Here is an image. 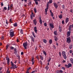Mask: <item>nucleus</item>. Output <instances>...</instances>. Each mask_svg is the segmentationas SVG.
Returning <instances> with one entry per match:
<instances>
[{
    "label": "nucleus",
    "instance_id": "nucleus-37",
    "mask_svg": "<svg viewBox=\"0 0 73 73\" xmlns=\"http://www.w3.org/2000/svg\"><path fill=\"white\" fill-rule=\"evenodd\" d=\"M34 11L35 12V13H36L37 12V11L36 10V8L34 9Z\"/></svg>",
    "mask_w": 73,
    "mask_h": 73
},
{
    "label": "nucleus",
    "instance_id": "nucleus-27",
    "mask_svg": "<svg viewBox=\"0 0 73 73\" xmlns=\"http://www.w3.org/2000/svg\"><path fill=\"white\" fill-rule=\"evenodd\" d=\"M20 33L21 34H23V31L22 29H21L20 30Z\"/></svg>",
    "mask_w": 73,
    "mask_h": 73
},
{
    "label": "nucleus",
    "instance_id": "nucleus-54",
    "mask_svg": "<svg viewBox=\"0 0 73 73\" xmlns=\"http://www.w3.org/2000/svg\"><path fill=\"white\" fill-rule=\"evenodd\" d=\"M60 73L59 71H58V70L56 71V73Z\"/></svg>",
    "mask_w": 73,
    "mask_h": 73
},
{
    "label": "nucleus",
    "instance_id": "nucleus-45",
    "mask_svg": "<svg viewBox=\"0 0 73 73\" xmlns=\"http://www.w3.org/2000/svg\"><path fill=\"white\" fill-rule=\"evenodd\" d=\"M59 54L60 56L61 57V52H59Z\"/></svg>",
    "mask_w": 73,
    "mask_h": 73
},
{
    "label": "nucleus",
    "instance_id": "nucleus-12",
    "mask_svg": "<svg viewBox=\"0 0 73 73\" xmlns=\"http://www.w3.org/2000/svg\"><path fill=\"white\" fill-rule=\"evenodd\" d=\"M46 8L45 9V12L46 13H47L48 12V9H49V6H47L46 5Z\"/></svg>",
    "mask_w": 73,
    "mask_h": 73
},
{
    "label": "nucleus",
    "instance_id": "nucleus-10",
    "mask_svg": "<svg viewBox=\"0 0 73 73\" xmlns=\"http://www.w3.org/2000/svg\"><path fill=\"white\" fill-rule=\"evenodd\" d=\"M49 2H48L46 4V5L47 6H49V4H52V0H50L49 1Z\"/></svg>",
    "mask_w": 73,
    "mask_h": 73
},
{
    "label": "nucleus",
    "instance_id": "nucleus-58",
    "mask_svg": "<svg viewBox=\"0 0 73 73\" xmlns=\"http://www.w3.org/2000/svg\"><path fill=\"white\" fill-rule=\"evenodd\" d=\"M33 35V37H34L35 38V37H36V36L35 35V34H34Z\"/></svg>",
    "mask_w": 73,
    "mask_h": 73
},
{
    "label": "nucleus",
    "instance_id": "nucleus-44",
    "mask_svg": "<svg viewBox=\"0 0 73 73\" xmlns=\"http://www.w3.org/2000/svg\"><path fill=\"white\" fill-rule=\"evenodd\" d=\"M69 52L70 53H72L73 52V50H70L69 51Z\"/></svg>",
    "mask_w": 73,
    "mask_h": 73
},
{
    "label": "nucleus",
    "instance_id": "nucleus-35",
    "mask_svg": "<svg viewBox=\"0 0 73 73\" xmlns=\"http://www.w3.org/2000/svg\"><path fill=\"white\" fill-rule=\"evenodd\" d=\"M62 9L63 10L65 9V5H63L62 6Z\"/></svg>",
    "mask_w": 73,
    "mask_h": 73
},
{
    "label": "nucleus",
    "instance_id": "nucleus-6",
    "mask_svg": "<svg viewBox=\"0 0 73 73\" xmlns=\"http://www.w3.org/2000/svg\"><path fill=\"white\" fill-rule=\"evenodd\" d=\"M10 35L11 37H13L15 36V34H14V31H12L10 32Z\"/></svg>",
    "mask_w": 73,
    "mask_h": 73
},
{
    "label": "nucleus",
    "instance_id": "nucleus-50",
    "mask_svg": "<svg viewBox=\"0 0 73 73\" xmlns=\"http://www.w3.org/2000/svg\"><path fill=\"white\" fill-rule=\"evenodd\" d=\"M9 60H7V64H8V65H9Z\"/></svg>",
    "mask_w": 73,
    "mask_h": 73
},
{
    "label": "nucleus",
    "instance_id": "nucleus-9",
    "mask_svg": "<svg viewBox=\"0 0 73 73\" xmlns=\"http://www.w3.org/2000/svg\"><path fill=\"white\" fill-rule=\"evenodd\" d=\"M67 39V42H68V43H70L71 41V40H70V37H68L66 38Z\"/></svg>",
    "mask_w": 73,
    "mask_h": 73
},
{
    "label": "nucleus",
    "instance_id": "nucleus-40",
    "mask_svg": "<svg viewBox=\"0 0 73 73\" xmlns=\"http://www.w3.org/2000/svg\"><path fill=\"white\" fill-rule=\"evenodd\" d=\"M51 60V58H50L48 60V62H49L50 61V60Z\"/></svg>",
    "mask_w": 73,
    "mask_h": 73
},
{
    "label": "nucleus",
    "instance_id": "nucleus-64",
    "mask_svg": "<svg viewBox=\"0 0 73 73\" xmlns=\"http://www.w3.org/2000/svg\"><path fill=\"white\" fill-rule=\"evenodd\" d=\"M3 69V67H1V68H0V72L1 70Z\"/></svg>",
    "mask_w": 73,
    "mask_h": 73
},
{
    "label": "nucleus",
    "instance_id": "nucleus-56",
    "mask_svg": "<svg viewBox=\"0 0 73 73\" xmlns=\"http://www.w3.org/2000/svg\"><path fill=\"white\" fill-rule=\"evenodd\" d=\"M9 45H8V44H7L6 45V48H8V47H9Z\"/></svg>",
    "mask_w": 73,
    "mask_h": 73
},
{
    "label": "nucleus",
    "instance_id": "nucleus-60",
    "mask_svg": "<svg viewBox=\"0 0 73 73\" xmlns=\"http://www.w3.org/2000/svg\"><path fill=\"white\" fill-rule=\"evenodd\" d=\"M11 69H13V68L14 69H15V67L13 66V67H11L10 68Z\"/></svg>",
    "mask_w": 73,
    "mask_h": 73
},
{
    "label": "nucleus",
    "instance_id": "nucleus-46",
    "mask_svg": "<svg viewBox=\"0 0 73 73\" xmlns=\"http://www.w3.org/2000/svg\"><path fill=\"white\" fill-rule=\"evenodd\" d=\"M12 19H10L9 20V22H10L11 23H12Z\"/></svg>",
    "mask_w": 73,
    "mask_h": 73
},
{
    "label": "nucleus",
    "instance_id": "nucleus-14",
    "mask_svg": "<svg viewBox=\"0 0 73 73\" xmlns=\"http://www.w3.org/2000/svg\"><path fill=\"white\" fill-rule=\"evenodd\" d=\"M34 31L36 33H37V27H35L34 28Z\"/></svg>",
    "mask_w": 73,
    "mask_h": 73
},
{
    "label": "nucleus",
    "instance_id": "nucleus-62",
    "mask_svg": "<svg viewBox=\"0 0 73 73\" xmlns=\"http://www.w3.org/2000/svg\"><path fill=\"white\" fill-rule=\"evenodd\" d=\"M59 32H62V29H60Z\"/></svg>",
    "mask_w": 73,
    "mask_h": 73
},
{
    "label": "nucleus",
    "instance_id": "nucleus-51",
    "mask_svg": "<svg viewBox=\"0 0 73 73\" xmlns=\"http://www.w3.org/2000/svg\"><path fill=\"white\" fill-rule=\"evenodd\" d=\"M36 58L37 60H39V57H38V56L36 57Z\"/></svg>",
    "mask_w": 73,
    "mask_h": 73
},
{
    "label": "nucleus",
    "instance_id": "nucleus-1",
    "mask_svg": "<svg viewBox=\"0 0 73 73\" xmlns=\"http://www.w3.org/2000/svg\"><path fill=\"white\" fill-rule=\"evenodd\" d=\"M62 54L64 59H65V60H66V52H65V51H62Z\"/></svg>",
    "mask_w": 73,
    "mask_h": 73
},
{
    "label": "nucleus",
    "instance_id": "nucleus-23",
    "mask_svg": "<svg viewBox=\"0 0 73 73\" xmlns=\"http://www.w3.org/2000/svg\"><path fill=\"white\" fill-rule=\"evenodd\" d=\"M70 61H71V62L72 64L73 65V59L72 58H71L70 59Z\"/></svg>",
    "mask_w": 73,
    "mask_h": 73
},
{
    "label": "nucleus",
    "instance_id": "nucleus-21",
    "mask_svg": "<svg viewBox=\"0 0 73 73\" xmlns=\"http://www.w3.org/2000/svg\"><path fill=\"white\" fill-rule=\"evenodd\" d=\"M13 26L15 27H17V23H15L13 24Z\"/></svg>",
    "mask_w": 73,
    "mask_h": 73
},
{
    "label": "nucleus",
    "instance_id": "nucleus-63",
    "mask_svg": "<svg viewBox=\"0 0 73 73\" xmlns=\"http://www.w3.org/2000/svg\"><path fill=\"white\" fill-rule=\"evenodd\" d=\"M17 56L18 57V58H20V56L18 54L17 55Z\"/></svg>",
    "mask_w": 73,
    "mask_h": 73
},
{
    "label": "nucleus",
    "instance_id": "nucleus-42",
    "mask_svg": "<svg viewBox=\"0 0 73 73\" xmlns=\"http://www.w3.org/2000/svg\"><path fill=\"white\" fill-rule=\"evenodd\" d=\"M3 9H4V10H5V11H6V10L7 9V7H5L3 8Z\"/></svg>",
    "mask_w": 73,
    "mask_h": 73
},
{
    "label": "nucleus",
    "instance_id": "nucleus-24",
    "mask_svg": "<svg viewBox=\"0 0 73 73\" xmlns=\"http://www.w3.org/2000/svg\"><path fill=\"white\" fill-rule=\"evenodd\" d=\"M43 53L44 54L45 56H46V55H47V54H46V52H45V51L44 50H43Z\"/></svg>",
    "mask_w": 73,
    "mask_h": 73
},
{
    "label": "nucleus",
    "instance_id": "nucleus-17",
    "mask_svg": "<svg viewBox=\"0 0 73 73\" xmlns=\"http://www.w3.org/2000/svg\"><path fill=\"white\" fill-rule=\"evenodd\" d=\"M39 23H40V24H42V19H41V18L40 16V17H39Z\"/></svg>",
    "mask_w": 73,
    "mask_h": 73
},
{
    "label": "nucleus",
    "instance_id": "nucleus-3",
    "mask_svg": "<svg viewBox=\"0 0 73 73\" xmlns=\"http://www.w3.org/2000/svg\"><path fill=\"white\" fill-rule=\"evenodd\" d=\"M49 25L51 31H52V29H53V28H54V25L53 24L50 23Z\"/></svg>",
    "mask_w": 73,
    "mask_h": 73
},
{
    "label": "nucleus",
    "instance_id": "nucleus-5",
    "mask_svg": "<svg viewBox=\"0 0 73 73\" xmlns=\"http://www.w3.org/2000/svg\"><path fill=\"white\" fill-rule=\"evenodd\" d=\"M72 64L70 63H68V65L65 64V66L66 68H69L70 67H72Z\"/></svg>",
    "mask_w": 73,
    "mask_h": 73
},
{
    "label": "nucleus",
    "instance_id": "nucleus-32",
    "mask_svg": "<svg viewBox=\"0 0 73 73\" xmlns=\"http://www.w3.org/2000/svg\"><path fill=\"white\" fill-rule=\"evenodd\" d=\"M11 66H14V64L13 62H12V61H11Z\"/></svg>",
    "mask_w": 73,
    "mask_h": 73
},
{
    "label": "nucleus",
    "instance_id": "nucleus-16",
    "mask_svg": "<svg viewBox=\"0 0 73 73\" xmlns=\"http://www.w3.org/2000/svg\"><path fill=\"white\" fill-rule=\"evenodd\" d=\"M30 37L31 38L32 41H33V42H35V40H34V38H33V37L32 36H30Z\"/></svg>",
    "mask_w": 73,
    "mask_h": 73
},
{
    "label": "nucleus",
    "instance_id": "nucleus-36",
    "mask_svg": "<svg viewBox=\"0 0 73 73\" xmlns=\"http://www.w3.org/2000/svg\"><path fill=\"white\" fill-rule=\"evenodd\" d=\"M50 15L52 16V17H53V16H54V14H53V13H50Z\"/></svg>",
    "mask_w": 73,
    "mask_h": 73
},
{
    "label": "nucleus",
    "instance_id": "nucleus-53",
    "mask_svg": "<svg viewBox=\"0 0 73 73\" xmlns=\"http://www.w3.org/2000/svg\"><path fill=\"white\" fill-rule=\"evenodd\" d=\"M57 40H58V39L57 38L54 39V40L55 41H57Z\"/></svg>",
    "mask_w": 73,
    "mask_h": 73
},
{
    "label": "nucleus",
    "instance_id": "nucleus-41",
    "mask_svg": "<svg viewBox=\"0 0 73 73\" xmlns=\"http://www.w3.org/2000/svg\"><path fill=\"white\" fill-rule=\"evenodd\" d=\"M61 69H62V70H65V67H63L62 68H61Z\"/></svg>",
    "mask_w": 73,
    "mask_h": 73
},
{
    "label": "nucleus",
    "instance_id": "nucleus-28",
    "mask_svg": "<svg viewBox=\"0 0 73 73\" xmlns=\"http://www.w3.org/2000/svg\"><path fill=\"white\" fill-rule=\"evenodd\" d=\"M43 41L44 42L45 44L46 43V40L45 39H43Z\"/></svg>",
    "mask_w": 73,
    "mask_h": 73
},
{
    "label": "nucleus",
    "instance_id": "nucleus-29",
    "mask_svg": "<svg viewBox=\"0 0 73 73\" xmlns=\"http://www.w3.org/2000/svg\"><path fill=\"white\" fill-rule=\"evenodd\" d=\"M10 48L11 50H13V49H15V48L12 46H10Z\"/></svg>",
    "mask_w": 73,
    "mask_h": 73
},
{
    "label": "nucleus",
    "instance_id": "nucleus-4",
    "mask_svg": "<svg viewBox=\"0 0 73 73\" xmlns=\"http://www.w3.org/2000/svg\"><path fill=\"white\" fill-rule=\"evenodd\" d=\"M27 45H28V44H27V42L23 44V46L25 49H27Z\"/></svg>",
    "mask_w": 73,
    "mask_h": 73
},
{
    "label": "nucleus",
    "instance_id": "nucleus-18",
    "mask_svg": "<svg viewBox=\"0 0 73 73\" xmlns=\"http://www.w3.org/2000/svg\"><path fill=\"white\" fill-rule=\"evenodd\" d=\"M14 53L15 54H17V48H15L14 49Z\"/></svg>",
    "mask_w": 73,
    "mask_h": 73
},
{
    "label": "nucleus",
    "instance_id": "nucleus-43",
    "mask_svg": "<svg viewBox=\"0 0 73 73\" xmlns=\"http://www.w3.org/2000/svg\"><path fill=\"white\" fill-rule=\"evenodd\" d=\"M30 16L31 19H33V17H32V15H31Z\"/></svg>",
    "mask_w": 73,
    "mask_h": 73
},
{
    "label": "nucleus",
    "instance_id": "nucleus-19",
    "mask_svg": "<svg viewBox=\"0 0 73 73\" xmlns=\"http://www.w3.org/2000/svg\"><path fill=\"white\" fill-rule=\"evenodd\" d=\"M31 62H32V65H33L35 63V61H34V57H33L32 60Z\"/></svg>",
    "mask_w": 73,
    "mask_h": 73
},
{
    "label": "nucleus",
    "instance_id": "nucleus-39",
    "mask_svg": "<svg viewBox=\"0 0 73 73\" xmlns=\"http://www.w3.org/2000/svg\"><path fill=\"white\" fill-rule=\"evenodd\" d=\"M44 25L45 27H46V26H47V24H46V23H44Z\"/></svg>",
    "mask_w": 73,
    "mask_h": 73
},
{
    "label": "nucleus",
    "instance_id": "nucleus-31",
    "mask_svg": "<svg viewBox=\"0 0 73 73\" xmlns=\"http://www.w3.org/2000/svg\"><path fill=\"white\" fill-rule=\"evenodd\" d=\"M6 23L7 25H8V24H9V22H8V20H6Z\"/></svg>",
    "mask_w": 73,
    "mask_h": 73
},
{
    "label": "nucleus",
    "instance_id": "nucleus-59",
    "mask_svg": "<svg viewBox=\"0 0 73 73\" xmlns=\"http://www.w3.org/2000/svg\"><path fill=\"white\" fill-rule=\"evenodd\" d=\"M33 35V37H34L35 38V37H36V36L35 35V34H34Z\"/></svg>",
    "mask_w": 73,
    "mask_h": 73
},
{
    "label": "nucleus",
    "instance_id": "nucleus-34",
    "mask_svg": "<svg viewBox=\"0 0 73 73\" xmlns=\"http://www.w3.org/2000/svg\"><path fill=\"white\" fill-rule=\"evenodd\" d=\"M72 46H72V45H70L69 47V49H72Z\"/></svg>",
    "mask_w": 73,
    "mask_h": 73
},
{
    "label": "nucleus",
    "instance_id": "nucleus-20",
    "mask_svg": "<svg viewBox=\"0 0 73 73\" xmlns=\"http://www.w3.org/2000/svg\"><path fill=\"white\" fill-rule=\"evenodd\" d=\"M58 17L60 19H62V14H60L58 16Z\"/></svg>",
    "mask_w": 73,
    "mask_h": 73
},
{
    "label": "nucleus",
    "instance_id": "nucleus-11",
    "mask_svg": "<svg viewBox=\"0 0 73 73\" xmlns=\"http://www.w3.org/2000/svg\"><path fill=\"white\" fill-rule=\"evenodd\" d=\"M53 4L55 8L57 9L58 8V5L56 3L54 2L53 3Z\"/></svg>",
    "mask_w": 73,
    "mask_h": 73
},
{
    "label": "nucleus",
    "instance_id": "nucleus-8",
    "mask_svg": "<svg viewBox=\"0 0 73 73\" xmlns=\"http://www.w3.org/2000/svg\"><path fill=\"white\" fill-rule=\"evenodd\" d=\"M70 33H71V31H68L67 33V37H68L69 36H70Z\"/></svg>",
    "mask_w": 73,
    "mask_h": 73
},
{
    "label": "nucleus",
    "instance_id": "nucleus-2",
    "mask_svg": "<svg viewBox=\"0 0 73 73\" xmlns=\"http://www.w3.org/2000/svg\"><path fill=\"white\" fill-rule=\"evenodd\" d=\"M8 7L7 9L8 11L9 10V9H10L11 10H12V9L13 8V5L12 4H11L10 5H8Z\"/></svg>",
    "mask_w": 73,
    "mask_h": 73
},
{
    "label": "nucleus",
    "instance_id": "nucleus-15",
    "mask_svg": "<svg viewBox=\"0 0 73 73\" xmlns=\"http://www.w3.org/2000/svg\"><path fill=\"white\" fill-rule=\"evenodd\" d=\"M33 22L34 23V24L35 25H36V24H37V21L36 19H34L33 20Z\"/></svg>",
    "mask_w": 73,
    "mask_h": 73
},
{
    "label": "nucleus",
    "instance_id": "nucleus-55",
    "mask_svg": "<svg viewBox=\"0 0 73 73\" xmlns=\"http://www.w3.org/2000/svg\"><path fill=\"white\" fill-rule=\"evenodd\" d=\"M24 54V53L23 52H21V55H23Z\"/></svg>",
    "mask_w": 73,
    "mask_h": 73
},
{
    "label": "nucleus",
    "instance_id": "nucleus-49",
    "mask_svg": "<svg viewBox=\"0 0 73 73\" xmlns=\"http://www.w3.org/2000/svg\"><path fill=\"white\" fill-rule=\"evenodd\" d=\"M40 64L41 65H42V61L41 60H40Z\"/></svg>",
    "mask_w": 73,
    "mask_h": 73
},
{
    "label": "nucleus",
    "instance_id": "nucleus-22",
    "mask_svg": "<svg viewBox=\"0 0 73 73\" xmlns=\"http://www.w3.org/2000/svg\"><path fill=\"white\" fill-rule=\"evenodd\" d=\"M72 27L71 26V25H70L69 26V27L68 28L69 31H71V29H72Z\"/></svg>",
    "mask_w": 73,
    "mask_h": 73
},
{
    "label": "nucleus",
    "instance_id": "nucleus-25",
    "mask_svg": "<svg viewBox=\"0 0 73 73\" xmlns=\"http://www.w3.org/2000/svg\"><path fill=\"white\" fill-rule=\"evenodd\" d=\"M57 31H54V35H56V36H57Z\"/></svg>",
    "mask_w": 73,
    "mask_h": 73
},
{
    "label": "nucleus",
    "instance_id": "nucleus-47",
    "mask_svg": "<svg viewBox=\"0 0 73 73\" xmlns=\"http://www.w3.org/2000/svg\"><path fill=\"white\" fill-rule=\"evenodd\" d=\"M60 73H62L63 72V71H62V70H59V73H60Z\"/></svg>",
    "mask_w": 73,
    "mask_h": 73
},
{
    "label": "nucleus",
    "instance_id": "nucleus-48",
    "mask_svg": "<svg viewBox=\"0 0 73 73\" xmlns=\"http://www.w3.org/2000/svg\"><path fill=\"white\" fill-rule=\"evenodd\" d=\"M6 60H9V58H8V57H6Z\"/></svg>",
    "mask_w": 73,
    "mask_h": 73
},
{
    "label": "nucleus",
    "instance_id": "nucleus-61",
    "mask_svg": "<svg viewBox=\"0 0 73 73\" xmlns=\"http://www.w3.org/2000/svg\"><path fill=\"white\" fill-rule=\"evenodd\" d=\"M10 72H9V70L8 71L7 70V73H10Z\"/></svg>",
    "mask_w": 73,
    "mask_h": 73
},
{
    "label": "nucleus",
    "instance_id": "nucleus-26",
    "mask_svg": "<svg viewBox=\"0 0 73 73\" xmlns=\"http://www.w3.org/2000/svg\"><path fill=\"white\" fill-rule=\"evenodd\" d=\"M40 59H41V60H43V58L42 56L41 55H40Z\"/></svg>",
    "mask_w": 73,
    "mask_h": 73
},
{
    "label": "nucleus",
    "instance_id": "nucleus-13",
    "mask_svg": "<svg viewBox=\"0 0 73 73\" xmlns=\"http://www.w3.org/2000/svg\"><path fill=\"white\" fill-rule=\"evenodd\" d=\"M69 18H66L65 21L66 24H67V23L69 22Z\"/></svg>",
    "mask_w": 73,
    "mask_h": 73
},
{
    "label": "nucleus",
    "instance_id": "nucleus-7",
    "mask_svg": "<svg viewBox=\"0 0 73 73\" xmlns=\"http://www.w3.org/2000/svg\"><path fill=\"white\" fill-rule=\"evenodd\" d=\"M35 2V3L36 5H38V1L39 2H40V1L41 0H33Z\"/></svg>",
    "mask_w": 73,
    "mask_h": 73
},
{
    "label": "nucleus",
    "instance_id": "nucleus-30",
    "mask_svg": "<svg viewBox=\"0 0 73 73\" xmlns=\"http://www.w3.org/2000/svg\"><path fill=\"white\" fill-rule=\"evenodd\" d=\"M49 42L50 44H51L52 43V40L51 39L49 41Z\"/></svg>",
    "mask_w": 73,
    "mask_h": 73
},
{
    "label": "nucleus",
    "instance_id": "nucleus-38",
    "mask_svg": "<svg viewBox=\"0 0 73 73\" xmlns=\"http://www.w3.org/2000/svg\"><path fill=\"white\" fill-rule=\"evenodd\" d=\"M13 67H14V68H17V66H16V65L15 64L14 65Z\"/></svg>",
    "mask_w": 73,
    "mask_h": 73
},
{
    "label": "nucleus",
    "instance_id": "nucleus-57",
    "mask_svg": "<svg viewBox=\"0 0 73 73\" xmlns=\"http://www.w3.org/2000/svg\"><path fill=\"white\" fill-rule=\"evenodd\" d=\"M31 69V67H30L29 68L27 69V70H30V69Z\"/></svg>",
    "mask_w": 73,
    "mask_h": 73
},
{
    "label": "nucleus",
    "instance_id": "nucleus-52",
    "mask_svg": "<svg viewBox=\"0 0 73 73\" xmlns=\"http://www.w3.org/2000/svg\"><path fill=\"white\" fill-rule=\"evenodd\" d=\"M1 5L2 6H3V5H4V4H3V2H1Z\"/></svg>",
    "mask_w": 73,
    "mask_h": 73
},
{
    "label": "nucleus",
    "instance_id": "nucleus-33",
    "mask_svg": "<svg viewBox=\"0 0 73 73\" xmlns=\"http://www.w3.org/2000/svg\"><path fill=\"white\" fill-rule=\"evenodd\" d=\"M62 23L63 25H64V24H65V21H64V20H62Z\"/></svg>",
    "mask_w": 73,
    "mask_h": 73
}]
</instances>
